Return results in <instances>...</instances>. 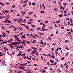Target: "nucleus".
Masks as SVG:
<instances>
[{
  "label": "nucleus",
  "mask_w": 73,
  "mask_h": 73,
  "mask_svg": "<svg viewBox=\"0 0 73 73\" xmlns=\"http://www.w3.org/2000/svg\"><path fill=\"white\" fill-rule=\"evenodd\" d=\"M60 8L61 9H62V10H64L65 9V8H64V7H63L62 6H61V5H60Z\"/></svg>",
  "instance_id": "1"
},
{
  "label": "nucleus",
  "mask_w": 73,
  "mask_h": 73,
  "mask_svg": "<svg viewBox=\"0 0 73 73\" xmlns=\"http://www.w3.org/2000/svg\"><path fill=\"white\" fill-rule=\"evenodd\" d=\"M14 37L15 38V39L17 40V41H19V38H17V36H15Z\"/></svg>",
  "instance_id": "2"
},
{
  "label": "nucleus",
  "mask_w": 73,
  "mask_h": 73,
  "mask_svg": "<svg viewBox=\"0 0 73 73\" xmlns=\"http://www.w3.org/2000/svg\"><path fill=\"white\" fill-rule=\"evenodd\" d=\"M5 21L7 22H8V23H11V21L10 20H6Z\"/></svg>",
  "instance_id": "3"
},
{
  "label": "nucleus",
  "mask_w": 73,
  "mask_h": 73,
  "mask_svg": "<svg viewBox=\"0 0 73 73\" xmlns=\"http://www.w3.org/2000/svg\"><path fill=\"white\" fill-rule=\"evenodd\" d=\"M21 13H22V16H23L24 15H25V11H22V12H21Z\"/></svg>",
  "instance_id": "4"
},
{
  "label": "nucleus",
  "mask_w": 73,
  "mask_h": 73,
  "mask_svg": "<svg viewBox=\"0 0 73 73\" xmlns=\"http://www.w3.org/2000/svg\"><path fill=\"white\" fill-rule=\"evenodd\" d=\"M21 38H25V35H23L22 37H21Z\"/></svg>",
  "instance_id": "5"
},
{
  "label": "nucleus",
  "mask_w": 73,
  "mask_h": 73,
  "mask_svg": "<svg viewBox=\"0 0 73 73\" xmlns=\"http://www.w3.org/2000/svg\"><path fill=\"white\" fill-rule=\"evenodd\" d=\"M13 44L14 45H17V42H13Z\"/></svg>",
  "instance_id": "6"
},
{
  "label": "nucleus",
  "mask_w": 73,
  "mask_h": 73,
  "mask_svg": "<svg viewBox=\"0 0 73 73\" xmlns=\"http://www.w3.org/2000/svg\"><path fill=\"white\" fill-rule=\"evenodd\" d=\"M10 26L11 27L14 28H15V29H17V27H15L12 25H11Z\"/></svg>",
  "instance_id": "7"
},
{
  "label": "nucleus",
  "mask_w": 73,
  "mask_h": 73,
  "mask_svg": "<svg viewBox=\"0 0 73 73\" xmlns=\"http://www.w3.org/2000/svg\"><path fill=\"white\" fill-rule=\"evenodd\" d=\"M50 62H51V63H54V60H50Z\"/></svg>",
  "instance_id": "8"
},
{
  "label": "nucleus",
  "mask_w": 73,
  "mask_h": 73,
  "mask_svg": "<svg viewBox=\"0 0 73 73\" xmlns=\"http://www.w3.org/2000/svg\"><path fill=\"white\" fill-rule=\"evenodd\" d=\"M0 5H1L2 6H4V4L2 2H0Z\"/></svg>",
  "instance_id": "9"
},
{
  "label": "nucleus",
  "mask_w": 73,
  "mask_h": 73,
  "mask_svg": "<svg viewBox=\"0 0 73 73\" xmlns=\"http://www.w3.org/2000/svg\"><path fill=\"white\" fill-rule=\"evenodd\" d=\"M32 13H33V12H31L28 13V14L29 15H32Z\"/></svg>",
  "instance_id": "10"
},
{
  "label": "nucleus",
  "mask_w": 73,
  "mask_h": 73,
  "mask_svg": "<svg viewBox=\"0 0 73 73\" xmlns=\"http://www.w3.org/2000/svg\"><path fill=\"white\" fill-rule=\"evenodd\" d=\"M37 30H39V31H42L40 27H39L38 28L36 29Z\"/></svg>",
  "instance_id": "11"
},
{
  "label": "nucleus",
  "mask_w": 73,
  "mask_h": 73,
  "mask_svg": "<svg viewBox=\"0 0 73 73\" xmlns=\"http://www.w3.org/2000/svg\"><path fill=\"white\" fill-rule=\"evenodd\" d=\"M32 40H33V43H36V40H35L33 39H31Z\"/></svg>",
  "instance_id": "12"
},
{
  "label": "nucleus",
  "mask_w": 73,
  "mask_h": 73,
  "mask_svg": "<svg viewBox=\"0 0 73 73\" xmlns=\"http://www.w3.org/2000/svg\"><path fill=\"white\" fill-rule=\"evenodd\" d=\"M48 29H47L42 30V31H48Z\"/></svg>",
  "instance_id": "13"
},
{
  "label": "nucleus",
  "mask_w": 73,
  "mask_h": 73,
  "mask_svg": "<svg viewBox=\"0 0 73 73\" xmlns=\"http://www.w3.org/2000/svg\"><path fill=\"white\" fill-rule=\"evenodd\" d=\"M32 5H33L35 6L36 5V4L35 2H33L32 3Z\"/></svg>",
  "instance_id": "14"
},
{
  "label": "nucleus",
  "mask_w": 73,
  "mask_h": 73,
  "mask_svg": "<svg viewBox=\"0 0 73 73\" xmlns=\"http://www.w3.org/2000/svg\"><path fill=\"white\" fill-rule=\"evenodd\" d=\"M25 27H26V29H29V27L27 26H25Z\"/></svg>",
  "instance_id": "15"
},
{
  "label": "nucleus",
  "mask_w": 73,
  "mask_h": 73,
  "mask_svg": "<svg viewBox=\"0 0 73 73\" xmlns=\"http://www.w3.org/2000/svg\"><path fill=\"white\" fill-rule=\"evenodd\" d=\"M42 55H43V56H47V57H48V56H48L46 54H42Z\"/></svg>",
  "instance_id": "16"
},
{
  "label": "nucleus",
  "mask_w": 73,
  "mask_h": 73,
  "mask_svg": "<svg viewBox=\"0 0 73 73\" xmlns=\"http://www.w3.org/2000/svg\"><path fill=\"white\" fill-rule=\"evenodd\" d=\"M69 40H65V41L64 42L65 43H67V42H69Z\"/></svg>",
  "instance_id": "17"
},
{
  "label": "nucleus",
  "mask_w": 73,
  "mask_h": 73,
  "mask_svg": "<svg viewBox=\"0 0 73 73\" xmlns=\"http://www.w3.org/2000/svg\"><path fill=\"white\" fill-rule=\"evenodd\" d=\"M51 57H52L53 58V59H54L55 58V56H54V55H53V56H51Z\"/></svg>",
  "instance_id": "18"
},
{
  "label": "nucleus",
  "mask_w": 73,
  "mask_h": 73,
  "mask_svg": "<svg viewBox=\"0 0 73 73\" xmlns=\"http://www.w3.org/2000/svg\"><path fill=\"white\" fill-rule=\"evenodd\" d=\"M56 22L57 23H61L60 21H57Z\"/></svg>",
  "instance_id": "19"
},
{
  "label": "nucleus",
  "mask_w": 73,
  "mask_h": 73,
  "mask_svg": "<svg viewBox=\"0 0 73 73\" xmlns=\"http://www.w3.org/2000/svg\"><path fill=\"white\" fill-rule=\"evenodd\" d=\"M6 32L8 33L7 34H9V33H10V31H8V30H6Z\"/></svg>",
  "instance_id": "20"
},
{
  "label": "nucleus",
  "mask_w": 73,
  "mask_h": 73,
  "mask_svg": "<svg viewBox=\"0 0 73 73\" xmlns=\"http://www.w3.org/2000/svg\"><path fill=\"white\" fill-rule=\"evenodd\" d=\"M39 34L40 35H43V33L41 32H40L39 33Z\"/></svg>",
  "instance_id": "21"
},
{
  "label": "nucleus",
  "mask_w": 73,
  "mask_h": 73,
  "mask_svg": "<svg viewBox=\"0 0 73 73\" xmlns=\"http://www.w3.org/2000/svg\"><path fill=\"white\" fill-rule=\"evenodd\" d=\"M19 20V19H13V21H16V20Z\"/></svg>",
  "instance_id": "22"
},
{
  "label": "nucleus",
  "mask_w": 73,
  "mask_h": 73,
  "mask_svg": "<svg viewBox=\"0 0 73 73\" xmlns=\"http://www.w3.org/2000/svg\"><path fill=\"white\" fill-rule=\"evenodd\" d=\"M31 27H33L34 28H35V25H34L32 24L31 25Z\"/></svg>",
  "instance_id": "23"
},
{
  "label": "nucleus",
  "mask_w": 73,
  "mask_h": 73,
  "mask_svg": "<svg viewBox=\"0 0 73 73\" xmlns=\"http://www.w3.org/2000/svg\"><path fill=\"white\" fill-rule=\"evenodd\" d=\"M28 5V4H25L23 5V7H25V6H26V5Z\"/></svg>",
  "instance_id": "24"
},
{
  "label": "nucleus",
  "mask_w": 73,
  "mask_h": 73,
  "mask_svg": "<svg viewBox=\"0 0 73 73\" xmlns=\"http://www.w3.org/2000/svg\"><path fill=\"white\" fill-rule=\"evenodd\" d=\"M59 17H61L62 16H63V15L62 14H61V15H59Z\"/></svg>",
  "instance_id": "25"
},
{
  "label": "nucleus",
  "mask_w": 73,
  "mask_h": 73,
  "mask_svg": "<svg viewBox=\"0 0 73 73\" xmlns=\"http://www.w3.org/2000/svg\"><path fill=\"white\" fill-rule=\"evenodd\" d=\"M30 50H31V49H28L27 50L28 53H29V51H30Z\"/></svg>",
  "instance_id": "26"
},
{
  "label": "nucleus",
  "mask_w": 73,
  "mask_h": 73,
  "mask_svg": "<svg viewBox=\"0 0 73 73\" xmlns=\"http://www.w3.org/2000/svg\"><path fill=\"white\" fill-rule=\"evenodd\" d=\"M32 54H35V53L34 52V51H32Z\"/></svg>",
  "instance_id": "27"
},
{
  "label": "nucleus",
  "mask_w": 73,
  "mask_h": 73,
  "mask_svg": "<svg viewBox=\"0 0 73 73\" xmlns=\"http://www.w3.org/2000/svg\"><path fill=\"white\" fill-rule=\"evenodd\" d=\"M1 27L2 28V29H5V28L3 27V26H1Z\"/></svg>",
  "instance_id": "28"
},
{
  "label": "nucleus",
  "mask_w": 73,
  "mask_h": 73,
  "mask_svg": "<svg viewBox=\"0 0 73 73\" xmlns=\"http://www.w3.org/2000/svg\"><path fill=\"white\" fill-rule=\"evenodd\" d=\"M18 68H19V69H24V68H23L22 67H18Z\"/></svg>",
  "instance_id": "29"
},
{
  "label": "nucleus",
  "mask_w": 73,
  "mask_h": 73,
  "mask_svg": "<svg viewBox=\"0 0 73 73\" xmlns=\"http://www.w3.org/2000/svg\"><path fill=\"white\" fill-rule=\"evenodd\" d=\"M71 33L70 32H68V34H69L70 36H72V35L71 34H70Z\"/></svg>",
  "instance_id": "30"
},
{
  "label": "nucleus",
  "mask_w": 73,
  "mask_h": 73,
  "mask_svg": "<svg viewBox=\"0 0 73 73\" xmlns=\"http://www.w3.org/2000/svg\"><path fill=\"white\" fill-rule=\"evenodd\" d=\"M21 25H23V26H25H25H26V25H25V24H21Z\"/></svg>",
  "instance_id": "31"
},
{
  "label": "nucleus",
  "mask_w": 73,
  "mask_h": 73,
  "mask_svg": "<svg viewBox=\"0 0 73 73\" xmlns=\"http://www.w3.org/2000/svg\"><path fill=\"white\" fill-rule=\"evenodd\" d=\"M13 48H14V46H11V48L12 49H13Z\"/></svg>",
  "instance_id": "32"
},
{
  "label": "nucleus",
  "mask_w": 73,
  "mask_h": 73,
  "mask_svg": "<svg viewBox=\"0 0 73 73\" xmlns=\"http://www.w3.org/2000/svg\"><path fill=\"white\" fill-rule=\"evenodd\" d=\"M29 30L30 31H33V30H34V29H29Z\"/></svg>",
  "instance_id": "33"
},
{
  "label": "nucleus",
  "mask_w": 73,
  "mask_h": 73,
  "mask_svg": "<svg viewBox=\"0 0 73 73\" xmlns=\"http://www.w3.org/2000/svg\"><path fill=\"white\" fill-rule=\"evenodd\" d=\"M64 59H65L64 57H63L61 58V60H64Z\"/></svg>",
  "instance_id": "34"
},
{
  "label": "nucleus",
  "mask_w": 73,
  "mask_h": 73,
  "mask_svg": "<svg viewBox=\"0 0 73 73\" xmlns=\"http://www.w3.org/2000/svg\"><path fill=\"white\" fill-rule=\"evenodd\" d=\"M12 8H15V5H13L12 7Z\"/></svg>",
  "instance_id": "35"
},
{
  "label": "nucleus",
  "mask_w": 73,
  "mask_h": 73,
  "mask_svg": "<svg viewBox=\"0 0 73 73\" xmlns=\"http://www.w3.org/2000/svg\"><path fill=\"white\" fill-rule=\"evenodd\" d=\"M68 65L66 66V69L68 68Z\"/></svg>",
  "instance_id": "36"
},
{
  "label": "nucleus",
  "mask_w": 73,
  "mask_h": 73,
  "mask_svg": "<svg viewBox=\"0 0 73 73\" xmlns=\"http://www.w3.org/2000/svg\"><path fill=\"white\" fill-rule=\"evenodd\" d=\"M54 10L55 11H57V8H54Z\"/></svg>",
  "instance_id": "37"
},
{
  "label": "nucleus",
  "mask_w": 73,
  "mask_h": 73,
  "mask_svg": "<svg viewBox=\"0 0 73 73\" xmlns=\"http://www.w3.org/2000/svg\"><path fill=\"white\" fill-rule=\"evenodd\" d=\"M18 29L19 30H21V31H23V29L21 28H19Z\"/></svg>",
  "instance_id": "38"
},
{
  "label": "nucleus",
  "mask_w": 73,
  "mask_h": 73,
  "mask_svg": "<svg viewBox=\"0 0 73 73\" xmlns=\"http://www.w3.org/2000/svg\"><path fill=\"white\" fill-rule=\"evenodd\" d=\"M18 72H17V73H21L22 72H22V71H18Z\"/></svg>",
  "instance_id": "39"
},
{
  "label": "nucleus",
  "mask_w": 73,
  "mask_h": 73,
  "mask_svg": "<svg viewBox=\"0 0 73 73\" xmlns=\"http://www.w3.org/2000/svg\"><path fill=\"white\" fill-rule=\"evenodd\" d=\"M6 13H8L9 12V11L7 10L5 11Z\"/></svg>",
  "instance_id": "40"
},
{
  "label": "nucleus",
  "mask_w": 73,
  "mask_h": 73,
  "mask_svg": "<svg viewBox=\"0 0 73 73\" xmlns=\"http://www.w3.org/2000/svg\"><path fill=\"white\" fill-rule=\"evenodd\" d=\"M48 22H49V21H45V24H47V23H48Z\"/></svg>",
  "instance_id": "41"
},
{
  "label": "nucleus",
  "mask_w": 73,
  "mask_h": 73,
  "mask_svg": "<svg viewBox=\"0 0 73 73\" xmlns=\"http://www.w3.org/2000/svg\"><path fill=\"white\" fill-rule=\"evenodd\" d=\"M64 24L66 26V25H67V24L65 22H64Z\"/></svg>",
  "instance_id": "42"
},
{
  "label": "nucleus",
  "mask_w": 73,
  "mask_h": 73,
  "mask_svg": "<svg viewBox=\"0 0 73 73\" xmlns=\"http://www.w3.org/2000/svg\"><path fill=\"white\" fill-rule=\"evenodd\" d=\"M24 21L25 23H26V22L27 21V20L25 19H24V21Z\"/></svg>",
  "instance_id": "43"
},
{
  "label": "nucleus",
  "mask_w": 73,
  "mask_h": 73,
  "mask_svg": "<svg viewBox=\"0 0 73 73\" xmlns=\"http://www.w3.org/2000/svg\"><path fill=\"white\" fill-rule=\"evenodd\" d=\"M2 33L3 34V35H6V34L5 33H4V32H3Z\"/></svg>",
  "instance_id": "44"
},
{
  "label": "nucleus",
  "mask_w": 73,
  "mask_h": 73,
  "mask_svg": "<svg viewBox=\"0 0 73 73\" xmlns=\"http://www.w3.org/2000/svg\"><path fill=\"white\" fill-rule=\"evenodd\" d=\"M9 4V3L7 2L6 3V4H7V5H8V4Z\"/></svg>",
  "instance_id": "45"
},
{
  "label": "nucleus",
  "mask_w": 73,
  "mask_h": 73,
  "mask_svg": "<svg viewBox=\"0 0 73 73\" xmlns=\"http://www.w3.org/2000/svg\"><path fill=\"white\" fill-rule=\"evenodd\" d=\"M64 16H67V15L65 13L64 15Z\"/></svg>",
  "instance_id": "46"
},
{
  "label": "nucleus",
  "mask_w": 73,
  "mask_h": 73,
  "mask_svg": "<svg viewBox=\"0 0 73 73\" xmlns=\"http://www.w3.org/2000/svg\"><path fill=\"white\" fill-rule=\"evenodd\" d=\"M60 65L61 66V67H62V68H63V67H64V66H63V65L62 64H60Z\"/></svg>",
  "instance_id": "47"
},
{
  "label": "nucleus",
  "mask_w": 73,
  "mask_h": 73,
  "mask_svg": "<svg viewBox=\"0 0 73 73\" xmlns=\"http://www.w3.org/2000/svg\"><path fill=\"white\" fill-rule=\"evenodd\" d=\"M43 68H44V69H47L48 68L46 67H43Z\"/></svg>",
  "instance_id": "48"
},
{
  "label": "nucleus",
  "mask_w": 73,
  "mask_h": 73,
  "mask_svg": "<svg viewBox=\"0 0 73 73\" xmlns=\"http://www.w3.org/2000/svg\"><path fill=\"white\" fill-rule=\"evenodd\" d=\"M44 11H41V12H40V13H41V14H42V13H44Z\"/></svg>",
  "instance_id": "49"
},
{
  "label": "nucleus",
  "mask_w": 73,
  "mask_h": 73,
  "mask_svg": "<svg viewBox=\"0 0 73 73\" xmlns=\"http://www.w3.org/2000/svg\"><path fill=\"white\" fill-rule=\"evenodd\" d=\"M70 30H71V32L73 33V29H70Z\"/></svg>",
  "instance_id": "50"
},
{
  "label": "nucleus",
  "mask_w": 73,
  "mask_h": 73,
  "mask_svg": "<svg viewBox=\"0 0 73 73\" xmlns=\"http://www.w3.org/2000/svg\"><path fill=\"white\" fill-rule=\"evenodd\" d=\"M20 53H19V54H18L17 55V56H18V57H19V56H20Z\"/></svg>",
  "instance_id": "51"
},
{
  "label": "nucleus",
  "mask_w": 73,
  "mask_h": 73,
  "mask_svg": "<svg viewBox=\"0 0 73 73\" xmlns=\"http://www.w3.org/2000/svg\"><path fill=\"white\" fill-rule=\"evenodd\" d=\"M3 19V17L0 16V19Z\"/></svg>",
  "instance_id": "52"
},
{
  "label": "nucleus",
  "mask_w": 73,
  "mask_h": 73,
  "mask_svg": "<svg viewBox=\"0 0 73 73\" xmlns=\"http://www.w3.org/2000/svg\"><path fill=\"white\" fill-rule=\"evenodd\" d=\"M11 12H13V10H11L10 11Z\"/></svg>",
  "instance_id": "53"
},
{
  "label": "nucleus",
  "mask_w": 73,
  "mask_h": 73,
  "mask_svg": "<svg viewBox=\"0 0 73 73\" xmlns=\"http://www.w3.org/2000/svg\"><path fill=\"white\" fill-rule=\"evenodd\" d=\"M58 3H59V5H61V3L60 2V1H58Z\"/></svg>",
  "instance_id": "54"
},
{
  "label": "nucleus",
  "mask_w": 73,
  "mask_h": 73,
  "mask_svg": "<svg viewBox=\"0 0 73 73\" xmlns=\"http://www.w3.org/2000/svg\"><path fill=\"white\" fill-rule=\"evenodd\" d=\"M26 35H27V36H29L30 35H29V34H26Z\"/></svg>",
  "instance_id": "55"
},
{
  "label": "nucleus",
  "mask_w": 73,
  "mask_h": 73,
  "mask_svg": "<svg viewBox=\"0 0 73 73\" xmlns=\"http://www.w3.org/2000/svg\"><path fill=\"white\" fill-rule=\"evenodd\" d=\"M70 23L69 22H68V25H70Z\"/></svg>",
  "instance_id": "56"
},
{
  "label": "nucleus",
  "mask_w": 73,
  "mask_h": 73,
  "mask_svg": "<svg viewBox=\"0 0 73 73\" xmlns=\"http://www.w3.org/2000/svg\"><path fill=\"white\" fill-rule=\"evenodd\" d=\"M63 5H67V4L66 3H63Z\"/></svg>",
  "instance_id": "57"
},
{
  "label": "nucleus",
  "mask_w": 73,
  "mask_h": 73,
  "mask_svg": "<svg viewBox=\"0 0 73 73\" xmlns=\"http://www.w3.org/2000/svg\"><path fill=\"white\" fill-rule=\"evenodd\" d=\"M29 20L30 21H32L33 20H32V19H30V20Z\"/></svg>",
  "instance_id": "58"
},
{
  "label": "nucleus",
  "mask_w": 73,
  "mask_h": 73,
  "mask_svg": "<svg viewBox=\"0 0 73 73\" xmlns=\"http://www.w3.org/2000/svg\"><path fill=\"white\" fill-rule=\"evenodd\" d=\"M3 42H4L5 44L6 43H7V42L6 41V42H5V41H3Z\"/></svg>",
  "instance_id": "59"
},
{
  "label": "nucleus",
  "mask_w": 73,
  "mask_h": 73,
  "mask_svg": "<svg viewBox=\"0 0 73 73\" xmlns=\"http://www.w3.org/2000/svg\"><path fill=\"white\" fill-rule=\"evenodd\" d=\"M51 50H52V51H54V50L53 49V48H51Z\"/></svg>",
  "instance_id": "60"
},
{
  "label": "nucleus",
  "mask_w": 73,
  "mask_h": 73,
  "mask_svg": "<svg viewBox=\"0 0 73 73\" xmlns=\"http://www.w3.org/2000/svg\"><path fill=\"white\" fill-rule=\"evenodd\" d=\"M67 30L68 31V32H69V31H70V30H69V29H67Z\"/></svg>",
  "instance_id": "61"
},
{
  "label": "nucleus",
  "mask_w": 73,
  "mask_h": 73,
  "mask_svg": "<svg viewBox=\"0 0 73 73\" xmlns=\"http://www.w3.org/2000/svg\"><path fill=\"white\" fill-rule=\"evenodd\" d=\"M50 65H52V66H53V65H54V64H50Z\"/></svg>",
  "instance_id": "62"
},
{
  "label": "nucleus",
  "mask_w": 73,
  "mask_h": 73,
  "mask_svg": "<svg viewBox=\"0 0 73 73\" xmlns=\"http://www.w3.org/2000/svg\"><path fill=\"white\" fill-rule=\"evenodd\" d=\"M70 25L71 26H73V23H72L70 24Z\"/></svg>",
  "instance_id": "63"
},
{
  "label": "nucleus",
  "mask_w": 73,
  "mask_h": 73,
  "mask_svg": "<svg viewBox=\"0 0 73 73\" xmlns=\"http://www.w3.org/2000/svg\"><path fill=\"white\" fill-rule=\"evenodd\" d=\"M43 24H44V23H40V25H43Z\"/></svg>",
  "instance_id": "64"
}]
</instances>
